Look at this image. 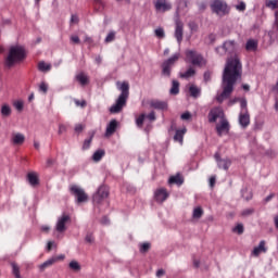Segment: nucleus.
<instances>
[{"instance_id":"f257e3e1","label":"nucleus","mask_w":278,"mask_h":278,"mask_svg":"<svg viewBox=\"0 0 278 278\" xmlns=\"http://www.w3.org/2000/svg\"><path fill=\"white\" fill-rule=\"evenodd\" d=\"M240 77H242V63H240V59L238 56L228 59L223 73V91L216 96V101L218 103H223V101L231 97L233 86H236V81H238Z\"/></svg>"},{"instance_id":"f03ea898","label":"nucleus","mask_w":278,"mask_h":278,"mask_svg":"<svg viewBox=\"0 0 278 278\" xmlns=\"http://www.w3.org/2000/svg\"><path fill=\"white\" fill-rule=\"evenodd\" d=\"M117 90L121 91L115 104L110 108L111 114H118L127 105V99H129V83L127 81H117Z\"/></svg>"},{"instance_id":"7ed1b4c3","label":"nucleus","mask_w":278,"mask_h":278,"mask_svg":"<svg viewBox=\"0 0 278 278\" xmlns=\"http://www.w3.org/2000/svg\"><path fill=\"white\" fill-rule=\"evenodd\" d=\"M27 53L25 52V48L22 46H12L9 49V54L5 59V66L9 68H12L14 64H18L20 62H23L25 60Z\"/></svg>"},{"instance_id":"20e7f679","label":"nucleus","mask_w":278,"mask_h":278,"mask_svg":"<svg viewBox=\"0 0 278 278\" xmlns=\"http://www.w3.org/2000/svg\"><path fill=\"white\" fill-rule=\"evenodd\" d=\"M186 61L191 62L193 66H205L207 64V61L195 50H186L185 52Z\"/></svg>"},{"instance_id":"39448f33","label":"nucleus","mask_w":278,"mask_h":278,"mask_svg":"<svg viewBox=\"0 0 278 278\" xmlns=\"http://www.w3.org/2000/svg\"><path fill=\"white\" fill-rule=\"evenodd\" d=\"M181 54L175 53L172 58L167 59L162 64V75L163 77H170V71L173 70V66H175V62L179 60Z\"/></svg>"},{"instance_id":"423d86ee","label":"nucleus","mask_w":278,"mask_h":278,"mask_svg":"<svg viewBox=\"0 0 278 278\" xmlns=\"http://www.w3.org/2000/svg\"><path fill=\"white\" fill-rule=\"evenodd\" d=\"M211 10L217 14V16H225V14H229V7L227 5V2L223 0L213 1Z\"/></svg>"},{"instance_id":"0eeeda50","label":"nucleus","mask_w":278,"mask_h":278,"mask_svg":"<svg viewBox=\"0 0 278 278\" xmlns=\"http://www.w3.org/2000/svg\"><path fill=\"white\" fill-rule=\"evenodd\" d=\"M70 190L75 197L77 203H86V201H88V194H86V191H84L81 187L73 185Z\"/></svg>"},{"instance_id":"6e6552de","label":"nucleus","mask_w":278,"mask_h":278,"mask_svg":"<svg viewBox=\"0 0 278 278\" xmlns=\"http://www.w3.org/2000/svg\"><path fill=\"white\" fill-rule=\"evenodd\" d=\"M68 223H71V216L67 214H63L56 220L55 231H58V233H64V231H66V225H68Z\"/></svg>"},{"instance_id":"1a4fd4ad","label":"nucleus","mask_w":278,"mask_h":278,"mask_svg":"<svg viewBox=\"0 0 278 278\" xmlns=\"http://www.w3.org/2000/svg\"><path fill=\"white\" fill-rule=\"evenodd\" d=\"M154 9L156 12H169V10H173V4L168 2V0H154L153 1Z\"/></svg>"},{"instance_id":"9d476101","label":"nucleus","mask_w":278,"mask_h":278,"mask_svg":"<svg viewBox=\"0 0 278 278\" xmlns=\"http://www.w3.org/2000/svg\"><path fill=\"white\" fill-rule=\"evenodd\" d=\"M218 118H220V121L225 118V113L223 112V109L220 108L212 109L208 113V123H216Z\"/></svg>"},{"instance_id":"9b49d317","label":"nucleus","mask_w":278,"mask_h":278,"mask_svg":"<svg viewBox=\"0 0 278 278\" xmlns=\"http://www.w3.org/2000/svg\"><path fill=\"white\" fill-rule=\"evenodd\" d=\"M168 197L169 193L165 188H159L154 191V201H156V203H164Z\"/></svg>"},{"instance_id":"f8f14e48","label":"nucleus","mask_w":278,"mask_h":278,"mask_svg":"<svg viewBox=\"0 0 278 278\" xmlns=\"http://www.w3.org/2000/svg\"><path fill=\"white\" fill-rule=\"evenodd\" d=\"M174 36H175L178 45H181V42L184 40V22H181L179 20L176 21Z\"/></svg>"},{"instance_id":"ddd939ff","label":"nucleus","mask_w":278,"mask_h":278,"mask_svg":"<svg viewBox=\"0 0 278 278\" xmlns=\"http://www.w3.org/2000/svg\"><path fill=\"white\" fill-rule=\"evenodd\" d=\"M108 197H110V191L106 189V187H100L97 193L93 195V201L96 203H101V201L108 199Z\"/></svg>"},{"instance_id":"4468645a","label":"nucleus","mask_w":278,"mask_h":278,"mask_svg":"<svg viewBox=\"0 0 278 278\" xmlns=\"http://www.w3.org/2000/svg\"><path fill=\"white\" fill-rule=\"evenodd\" d=\"M216 131L218 136H225V134H229V122L227 118H223L219 124L216 125Z\"/></svg>"},{"instance_id":"2eb2a0df","label":"nucleus","mask_w":278,"mask_h":278,"mask_svg":"<svg viewBox=\"0 0 278 278\" xmlns=\"http://www.w3.org/2000/svg\"><path fill=\"white\" fill-rule=\"evenodd\" d=\"M215 160L218 168H223L224 170H229V166H231V160L220 159V154L218 153H215Z\"/></svg>"},{"instance_id":"dca6fc26","label":"nucleus","mask_w":278,"mask_h":278,"mask_svg":"<svg viewBox=\"0 0 278 278\" xmlns=\"http://www.w3.org/2000/svg\"><path fill=\"white\" fill-rule=\"evenodd\" d=\"M266 251H268V248H266V241L262 240L257 247H254L251 255H253V257H260V254L266 253Z\"/></svg>"},{"instance_id":"f3484780","label":"nucleus","mask_w":278,"mask_h":278,"mask_svg":"<svg viewBox=\"0 0 278 278\" xmlns=\"http://www.w3.org/2000/svg\"><path fill=\"white\" fill-rule=\"evenodd\" d=\"M251 124V116L249 115V111H243L239 114V125L241 127H249Z\"/></svg>"},{"instance_id":"a211bd4d","label":"nucleus","mask_w":278,"mask_h":278,"mask_svg":"<svg viewBox=\"0 0 278 278\" xmlns=\"http://www.w3.org/2000/svg\"><path fill=\"white\" fill-rule=\"evenodd\" d=\"M75 79L80 86H88L90 84V77L84 72L76 74Z\"/></svg>"},{"instance_id":"6ab92c4d","label":"nucleus","mask_w":278,"mask_h":278,"mask_svg":"<svg viewBox=\"0 0 278 278\" xmlns=\"http://www.w3.org/2000/svg\"><path fill=\"white\" fill-rule=\"evenodd\" d=\"M12 144H23L25 142V135L21 132H13L11 137Z\"/></svg>"},{"instance_id":"aec40b11","label":"nucleus","mask_w":278,"mask_h":278,"mask_svg":"<svg viewBox=\"0 0 278 278\" xmlns=\"http://www.w3.org/2000/svg\"><path fill=\"white\" fill-rule=\"evenodd\" d=\"M118 127V122H116V119H112L109 125L106 126V131H105V136L110 137L112 136L115 131L116 128Z\"/></svg>"},{"instance_id":"412c9836","label":"nucleus","mask_w":278,"mask_h":278,"mask_svg":"<svg viewBox=\"0 0 278 278\" xmlns=\"http://www.w3.org/2000/svg\"><path fill=\"white\" fill-rule=\"evenodd\" d=\"M186 128L176 130V134L174 136L175 142H179V144H184V136H186Z\"/></svg>"},{"instance_id":"4be33fe9","label":"nucleus","mask_w":278,"mask_h":278,"mask_svg":"<svg viewBox=\"0 0 278 278\" xmlns=\"http://www.w3.org/2000/svg\"><path fill=\"white\" fill-rule=\"evenodd\" d=\"M189 92L191 97H193L194 99H197L198 97H201V88L197 87V85H190Z\"/></svg>"},{"instance_id":"5701e85b","label":"nucleus","mask_w":278,"mask_h":278,"mask_svg":"<svg viewBox=\"0 0 278 278\" xmlns=\"http://www.w3.org/2000/svg\"><path fill=\"white\" fill-rule=\"evenodd\" d=\"M224 47L226 49V53H233L236 51V41H225Z\"/></svg>"},{"instance_id":"b1692460","label":"nucleus","mask_w":278,"mask_h":278,"mask_svg":"<svg viewBox=\"0 0 278 278\" xmlns=\"http://www.w3.org/2000/svg\"><path fill=\"white\" fill-rule=\"evenodd\" d=\"M245 49L248 51H257V40L249 39L245 43Z\"/></svg>"},{"instance_id":"393cba45","label":"nucleus","mask_w":278,"mask_h":278,"mask_svg":"<svg viewBox=\"0 0 278 278\" xmlns=\"http://www.w3.org/2000/svg\"><path fill=\"white\" fill-rule=\"evenodd\" d=\"M168 184H176V186H181V184H184V177H181V175H175V176H170Z\"/></svg>"},{"instance_id":"a878e982","label":"nucleus","mask_w":278,"mask_h":278,"mask_svg":"<svg viewBox=\"0 0 278 278\" xmlns=\"http://www.w3.org/2000/svg\"><path fill=\"white\" fill-rule=\"evenodd\" d=\"M103 157H105V150H101V149L97 150L92 155L93 162H101Z\"/></svg>"},{"instance_id":"bb28decb","label":"nucleus","mask_w":278,"mask_h":278,"mask_svg":"<svg viewBox=\"0 0 278 278\" xmlns=\"http://www.w3.org/2000/svg\"><path fill=\"white\" fill-rule=\"evenodd\" d=\"M202 216H203V208H202L201 206H197V207L193 210L192 218H193L194 220H199Z\"/></svg>"},{"instance_id":"cd10ccee","label":"nucleus","mask_w":278,"mask_h":278,"mask_svg":"<svg viewBox=\"0 0 278 278\" xmlns=\"http://www.w3.org/2000/svg\"><path fill=\"white\" fill-rule=\"evenodd\" d=\"M151 105L155 110H166V108H168V104L166 102H162V101H154L151 103Z\"/></svg>"},{"instance_id":"c85d7f7f","label":"nucleus","mask_w":278,"mask_h":278,"mask_svg":"<svg viewBox=\"0 0 278 278\" xmlns=\"http://www.w3.org/2000/svg\"><path fill=\"white\" fill-rule=\"evenodd\" d=\"M241 197H243V199H245V201H251V199H253V192H251V190L243 188L241 190Z\"/></svg>"},{"instance_id":"c756f323","label":"nucleus","mask_w":278,"mask_h":278,"mask_svg":"<svg viewBox=\"0 0 278 278\" xmlns=\"http://www.w3.org/2000/svg\"><path fill=\"white\" fill-rule=\"evenodd\" d=\"M27 179L30 184V186H38V176L34 173H29L27 175Z\"/></svg>"},{"instance_id":"7c9ffc66","label":"nucleus","mask_w":278,"mask_h":278,"mask_svg":"<svg viewBox=\"0 0 278 278\" xmlns=\"http://www.w3.org/2000/svg\"><path fill=\"white\" fill-rule=\"evenodd\" d=\"M170 94H179V81L173 80L172 88L169 89Z\"/></svg>"},{"instance_id":"2f4dec72","label":"nucleus","mask_w":278,"mask_h":278,"mask_svg":"<svg viewBox=\"0 0 278 278\" xmlns=\"http://www.w3.org/2000/svg\"><path fill=\"white\" fill-rule=\"evenodd\" d=\"M38 70L41 71V73L51 71V64H47L45 61H41L38 63Z\"/></svg>"},{"instance_id":"473e14b6","label":"nucleus","mask_w":278,"mask_h":278,"mask_svg":"<svg viewBox=\"0 0 278 278\" xmlns=\"http://www.w3.org/2000/svg\"><path fill=\"white\" fill-rule=\"evenodd\" d=\"M265 5H266V8H269V10H277L278 0H266Z\"/></svg>"},{"instance_id":"72a5a7b5","label":"nucleus","mask_w":278,"mask_h":278,"mask_svg":"<svg viewBox=\"0 0 278 278\" xmlns=\"http://www.w3.org/2000/svg\"><path fill=\"white\" fill-rule=\"evenodd\" d=\"M55 264V258H49L43 264L39 265L40 270H45L46 268H49V266H53Z\"/></svg>"},{"instance_id":"f704fd0d","label":"nucleus","mask_w":278,"mask_h":278,"mask_svg":"<svg viewBox=\"0 0 278 278\" xmlns=\"http://www.w3.org/2000/svg\"><path fill=\"white\" fill-rule=\"evenodd\" d=\"M1 114H2V116H4V117L10 116V114H12V109L10 108V105H8V104L2 105V108H1Z\"/></svg>"},{"instance_id":"c9c22d12","label":"nucleus","mask_w":278,"mask_h":278,"mask_svg":"<svg viewBox=\"0 0 278 278\" xmlns=\"http://www.w3.org/2000/svg\"><path fill=\"white\" fill-rule=\"evenodd\" d=\"M115 38H116V31L111 30V31L106 35V37H105V39H104V42H106V43L114 42Z\"/></svg>"},{"instance_id":"e433bc0d","label":"nucleus","mask_w":278,"mask_h":278,"mask_svg":"<svg viewBox=\"0 0 278 278\" xmlns=\"http://www.w3.org/2000/svg\"><path fill=\"white\" fill-rule=\"evenodd\" d=\"M70 268L72 270H75V273H79V270H81V265H79V262H77V261H72L70 263Z\"/></svg>"},{"instance_id":"4c0bfd02","label":"nucleus","mask_w":278,"mask_h":278,"mask_svg":"<svg viewBox=\"0 0 278 278\" xmlns=\"http://www.w3.org/2000/svg\"><path fill=\"white\" fill-rule=\"evenodd\" d=\"M147 118V115L143 113L140 116L137 117L136 119V125L137 127H142L144 125V119Z\"/></svg>"},{"instance_id":"58836bf2","label":"nucleus","mask_w":278,"mask_h":278,"mask_svg":"<svg viewBox=\"0 0 278 278\" xmlns=\"http://www.w3.org/2000/svg\"><path fill=\"white\" fill-rule=\"evenodd\" d=\"M188 27H189L191 34H195V31H199V25L194 22H190L188 24Z\"/></svg>"},{"instance_id":"ea45409f","label":"nucleus","mask_w":278,"mask_h":278,"mask_svg":"<svg viewBox=\"0 0 278 278\" xmlns=\"http://www.w3.org/2000/svg\"><path fill=\"white\" fill-rule=\"evenodd\" d=\"M12 270H13V275L16 278H21V271H20L18 265H16V263H12Z\"/></svg>"},{"instance_id":"a19ab883","label":"nucleus","mask_w":278,"mask_h":278,"mask_svg":"<svg viewBox=\"0 0 278 278\" xmlns=\"http://www.w3.org/2000/svg\"><path fill=\"white\" fill-rule=\"evenodd\" d=\"M232 231H233L235 233H239V236H240V235L244 233V226H243L242 224H239V225H237V226L232 229Z\"/></svg>"},{"instance_id":"79ce46f5","label":"nucleus","mask_w":278,"mask_h":278,"mask_svg":"<svg viewBox=\"0 0 278 278\" xmlns=\"http://www.w3.org/2000/svg\"><path fill=\"white\" fill-rule=\"evenodd\" d=\"M151 249V243L146 242L140 244V252L141 253H147Z\"/></svg>"},{"instance_id":"37998d69","label":"nucleus","mask_w":278,"mask_h":278,"mask_svg":"<svg viewBox=\"0 0 278 278\" xmlns=\"http://www.w3.org/2000/svg\"><path fill=\"white\" fill-rule=\"evenodd\" d=\"M255 213V210L254 208H244L242 212H241V216H251L252 214Z\"/></svg>"},{"instance_id":"c03bdc74","label":"nucleus","mask_w":278,"mask_h":278,"mask_svg":"<svg viewBox=\"0 0 278 278\" xmlns=\"http://www.w3.org/2000/svg\"><path fill=\"white\" fill-rule=\"evenodd\" d=\"M49 90V85H47V83H41L39 85V92H43V94H47Z\"/></svg>"},{"instance_id":"a18cd8bd","label":"nucleus","mask_w":278,"mask_h":278,"mask_svg":"<svg viewBox=\"0 0 278 278\" xmlns=\"http://www.w3.org/2000/svg\"><path fill=\"white\" fill-rule=\"evenodd\" d=\"M154 34L156 38H164V36H166V34L164 33V28H156L154 30Z\"/></svg>"},{"instance_id":"49530a36","label":"nucleus","mask_w":278,"mask_h":278,"mask_svg":"<svg viewBox=\"0 0 278 278\" xmlns=\"http://www.w3.org/2000/svg\"><path fill=\"white\" fill-rule=\"evenodd\" d=\"M13 105H14L15 110H17L18 112H22V110L24 108V103L21 100L15 101Z\"/></svg>"},{"instance_id":"de8ad7c7","label":"nucleus","mask_w":278,"mask_h":278,"mask_svg":"<svg viewBox=\"0 0 278 278\" xmlns=\"http://www.w3.org/2000/svg\"><path fill=\"white\" fill-rule=\"evenodd\" d=\"M215 51H216V53H218V55H225V53H227V50H226V48H225L224 45L220 46V47H217V48L215 49Z\"/></svg>"},{"instance_id":"09e8293b","label":"nucleus","mask_w":278,"mask_h":278,"mask_svg":"<svg viewBox=\"0 0 278 278\" xmlns=\"http://www.w3.org/2000/svg\"><path fill=\"white\" fill-rule=\"evenodd\" d=\"M85 241L88 244H93L94 243V237L92 236V233H87L86 237H85Z\"/></svg>"},{"instance_id":"8fccbe9b","label":"nucleus","mask_w":278,"mask_h":278,"mask_svg":"<svg viewBox=\"0 0 278 278\" xmlns=\"http://www.w3.org/2000/svg\"><path fill=\"white\" fill-rule=\"evenodd\" d=\"M193 75H194V68H189L187 72L181 74V77L188 78V77H192Z\"/></svg>"},{"instance_id":"3c124183","label":"nucleus","mask_w":278,"mask_h":278,"mask_svg":"<svg viewBox=\"0 0 278 278\" xmlns=\"http://www.w3.org/2000/svg\"><path fill=\"white\" fill-rule=\"evenodd\" d=\"M240 105H241V112H249V110L247 109V99H241L240 100Z\"/></svg>"},{"instance_id":"603ef678","label":"nucleus","mask_w":278,"mask_h":278,"mask_svg":"<svg viewBox=\"0 0 278 278\" xmlns=\"http://www.w3.org/2000/svg\"><path fill=\"white\" fill-rule=\"evenodd\" d=\"M74 103L77 108H86V100L79 101V100L75 99Z\"/></svg>"},{"instance_id":"864d4df0","label":"nucleus","mask_w":278,"mask_h":278,"mask_svg":"<svg viewBox=\"0 0 278 278\" xmlns=\"http://www.w3.org/2000/svg\"><path fill=\"white\" fill-rule=\"evenodd\" d=\"M236 9L239 10V12H244L247 10V4L241 2L240 4L236 5Z\"/></svg>"},{"instance_id":"5fc2aeb1","label":"nucleus","mask_w":278,"mask_h":278,"mask_svg":"<svg viewBox=\"0 0 278 278\" xmlns=\"http://www.w3.org/2000/svg\"><path fill=\"white\" fill-rule=\"evenodd\" d=\"M58 134H59V136H62V134H66V126L63 124L59 125Z\"/></svg>"},{"instance_id":"6e6d98bb","label":"nucleus","mask_w":278,"mask_h":278,"mask_svg":"<svg viewBox=\"0 0 278 278\" xmlns=\"http://www.w3.org/2000/svg\"><path fill=\"white\" fill-rule=\"evenodd\" d=\"M92 142V139H87L85 140L84 144H83V149L86 151L87 149H90V144Z\"/></svg>"},{"instance_id":"4d7b16f0","label":"nucleus","mask_w":278,"mask_h":278,"mask_svg":"<svg viewBox=\"0 0 278 278\" xmlns=\"http://www.w3.org/2000/svg\"><path fill=\"white\" fill-rule=\"evenodd\" d=\"M191 116L192 115L190 114V112H186V113L181 114L180 118L182 121H190Z\"/></svg>"},{"instance_id":"13d9d810","label":"nucleus","mask_w":278,"mask_h":278,"mask_svg":"<svg viewBox=\"0 0 278 278\" xmlns=\"http://www.w3.org/2000/svg\"><path fill=\"white\" fill-rule=\"evenodd\" d=\"M75 131H76V134H81V131H84V125L77 124L75 126Z\"/></svg>"},{"instance_id":"bf43d9fd","label":"nucleus","mask_w":278,"mask_h":278,"mask_svg":"<svg viewBox=\"0 0 278 278\" xmlns=\"http://www.w3.org/2000/svg\"><path fill=\"white\" fill-rule=\"evenodd\" d=\"M146 118H148V121H155V112H151L148 115H146Z\"/></svg>"},{"instance_id":"052dcab7","label":"nucleus","mask_w":278,"mask_h":278,"mask_svg":"<svg viewBox=\"0 0 278 278\" xmlns=\"http://www.w3.org/2000/svg\"><path fill=\"white\" fill-rule=\"evenodd\" d=\"M71 40L74 42V45H79L80 40L78 36H72Z\"/></svg>"},{"instance_id":"680f3d73","label":"nucleus","mask_w":278,"mask_h":278,"mask_svg":"<svg viewBox=\"0 0 278 278\" xmlns=\"http://www.w3.org/2000/svg\"><path fill=\"white\" fill-rule=\"evenodd\" d=\"M210 186H211V188H214V186H216V177L212 176L210 178Z\"/></svg>"},{"instance_id":"e2e57ef3","label":"nucleus","mask_w":278,"mask_h":278,"mask_svg":"<svg viewBox=\"0 0 278 278\" xmlns=\"http://www.w3.org/2000/svg\"><path fill=\"white\" fill-rule=\"evenodd\" d=\"M275 197V193H270L269 195H267L265 199H264V202L265 203H268L269 201H273V198Z\"/></svg>"},{"instance_id":"0e129e2a","label":"nucleus","mask_w":278,"mask_h":278,"mask_svg":"<svg viewBox=\"0 0 278 278\" xmlns=\"http://www.w3.org/2000/svg\"><path fill=\"white\" fill-rule=\"evenodd\" d=\"M163 275H166V271H164V269H159L156 271V277L162 278Z\"/></svg>"},{"instance_id":"69168bd1","label":"nucleus","mask_w":278,"mask_h":278,"mask_svg":"<svg viewBox=\"0 0 278 278\" xmlns=\"http://www.w3.org/2000/svg\"><path fill=\"white\" fill-rule=\"evenodd\" d=\"M71 23H75V24L79 23V17H77V15H72Z\"/></svg>"},{"instance_id":"338daca9","label":"nucleus","mask_w":278,"mask_h":278,"mask_svg":"<svg viewBox=\"0 0 278 278\" xmlns=\"http://www.w3.org/2000/svg\"><path fill=\"white\" fill-rule=\"evenodd\" d=\"M242 88H243V90H245V92H249V90H251V86H249L247 84L242 85Z\"/></svg>"},{"instance_id":"774afa93","label":"nucleus","mask_w":278,"mask_h":278,"mask_svg":"<svg viewBox=\"0 0 278 278\" xmlns=\"http://www.w3.org/2000/svg\"><path fill=\"white\" fill-rule=\"evenodd\" d=\"M53 164V160L52 159H48L47 160V166H52Z\"/></svg>"}]
</instances>
